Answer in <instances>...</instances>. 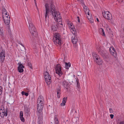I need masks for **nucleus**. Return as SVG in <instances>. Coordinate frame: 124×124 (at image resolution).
I'll list each match as a JSON object with an SVG mask.
<instances>
[{"label":"nucleus","mask_w":124,"mask_h":124,"mask_svg":"<svg viewBox=\"0 0 124 124\" xmlns=\"http://www.w3.org/2000/svg\"><path fill=\"white\" fill-rule=\"evenodd\" d=\"M99 30L101 34L102 35L105 36V35L103 29L102 28H100L99 29Z\"/></svg>","instance_id":"393cba45"},{"label":"nucleus","mask_w":124,"mask_h":124,"mask_svg":"<svg viewBox=\"0 0 124 124\" xmlns=\"http://www.w3.org/2000/svg\"><path fill=\"white\" fill-rule=\"evenodd\" d=\"M7 111H6L5 112H2L0 113V116L1 117H3L4 116H7Z\"/></svg>","instance_id":"4be33fe9"},{"label":"nucleus","mask_w":124,"mask_h":124,"mask_svg":"<svg viewBox=\"0 0 124 124\" xmlns=\"http://www.w3.org/2000/svg\"><path fill=\"white\" fill-rule=\"evenodd\" d=\"M44 104H37V110L38 112L40 113L41 112L43 107Z\"/></svg>","instance_id":"f8f14e48"},{"label":"nucleus","mask_w":124,"mask_h":124,"mask_svg":"<svg viewBox=\"0 0 124 124\" xmlns=\"http://www.w3.org/2000/svg\"><path fill=\"white\" fill-rule=\"evenodd\" d=\"M110 116L111 117V119H112L113 118V117H114V115L113 114H111L110 115Z\"/></svg>","instance_id":"a19ab883"},{"label":"nucleus","mask_w":124,"mask_h":124,"mask_svg":"<svg viewBox=\"0 0 124 124\" xmlns=\"http://www.w3.org/2000/svg\"><path fill=\"white\" fill-rule=\"evenodd\" d=\"M65 68L67 69H68L69 68L71 64L70 62L67 63V62H65Z\"/></svg>","instance_id":"bb28decb"},{"label":"nucleus","mask_w":124,"mask_h":124,"mask_svg":"<svg viewBox=\"0 0 124 124\" xmlns=\"http://www.w3.org/2000/svg\"><path fill=\"white\" fill-rule=\"evenodd\" d=\"M77 1L80 2H82V0H76Z\"/></svg>","instance_id":"de8ad7c7"},{"label":"nucleus","mask_w":124,"mask_h":124,"mask_svg":"<svg viewBox=\"0 0 124 124\" xmlns=\"http://www.w3.org/2000/svg\"><path fill=\"white\" fill-rule=\"evenodd\" d=\"M46 13L45 18L46 21L47 17H49V13L50 12L54 16V20L57 22L56 23H52L51 25V29L53 31H56L58 29L59 24L62 25L61 17L59 12H57L55 9V7L53 4L52 0H49V2L45 5Z\"/></svg>","instance_id":"f257e3e1"},{"label":"nucleus","mask_w":124,"mask_h":124,"mask_svg":"<svg viewBox=\"0 0 124 124\" xmlns=\"http://www.w3.org/2000/svg\"><path fill=\"white\" fill-rule=\"evenodd\" d=\"M67 97H66V98L64 97L63 99L62 102L66 103L67 101Z\"/></svg>","instance_id":"7c9ffc66"},{"label":"nucleus","mask_w":124,"mask_h":124,"mask_svg":"<svg viewBox=\"0 0 124 124\" xmlns=\"http://www.w3.org/2000/svg\"><path fill=\"white\" fill-rule=\"evenodd\" d=\"M5 52L4 50H2L0 54V59L2 62H3L5 59Z\"/></svg>","instance_id":"ddd939ff"},{"label":"nucleus","mask_w":124,"mask_h":124,"mask_svg":"<svg viewBox=\"0 0 124 124\" xmlns=\"http://www.w3.org/2000/svg\"><path fill=\"white\" fill-rule=\"evenodd\" d=\"M84 11L85 13V14H87L88 15H90L89 13V10L88 8L86 6H85L84 7Z\"/></svg>","instance_id":"4468645a"},{"label":"nucleus","mask_w":124,"mask_h":124,"mask_svg":"<svg viewBox=\"0 0 124 124\" xmlns=\"http://www.w3.org/2000/svg\"><path fill=\"white\" fill-rule=\"evenodd\" d=\"M95 61L99 65L103 63L102 60L99 57L98 58V60H95Z\"/></svg>","instance_id":"f3484780"},{"label":"nucleus","mask_w":124,"mask_h":124,"mask_svg":"<svg viewBox=\"0 0 124 124\" xmlns=\"http://www.w3.org/2000/svg\"><path fill=\"white\" fill-rule=\"evenodd\" d=\"M2 18L3 21H4L8 19H10V16L8 14L7 15H4L2 16Z\"/></svg>","instance_id":"6ab92c4d"},{"label":"nucleus","mask_w":124,"mask_h":124,"mask_svg":"<svg viewBox=\"0 0 124 124\" xmlns=\"http://www.w3.org/2000/svg\"><path fill=\"white\" fill-rule=\"evenodd\" d=\"M4 21L5 24L7 25H8V27L9 28L10 27L9 24L10 22V19H8Z\"/></svg>","instance_id":"aec40b11"},{"label":"nucleus","mask_w":124,"mask_h":124,"mask_svg":"<svg viewBox=\"0 0 124 124\" xmlns=\"http://www.w3.org/2000/svg\"><path fill=\"white\" fill-rule=\"evenodd\" d=\"M34 3H35V6H36V8L37 9L38 11H39L38 8V7L37 5V2H36V1H34Z\"/></svg>","instance_id":"72a5a7b5"},{"label":"nucleus","mask_w":124,"mask_h":124,"mask_svg":"<svg viewBox=\"0 0 124 124\" xmlns=\"http://www.w3.org/2000/svg\"><path fill=\"white\" fill-rule=\"evenodd\" d=\"M109 110L110 113H112L113 110L112 108H110Z\"/></svg>","instance_id":"ea45409f"},{"label":"nucleus","mask_w":124,"mask_h":124,"mask_svg":"<svg viewBox=\"0 0 124 124\" xmlns=\"http://www.w3.org/2000/svg\"><path fill=\"white\" fill-rule=\"evenodd\" d=\"M28 66L29 67H30V68L31 69H32V65L31 64V63L30 62H28Z\"/></svg>","instance_id":"2f4dec72"},{"label":"nucleus","mask_w":124,"mask_h":124,"mask_svg":"<svg viewBox=\"0 0 124 124\" xmlns=\"http://www.w3.org/2000/svg\"><path fill=\"white\" fill-rule=\"evenodd\" d=\"M28 0H25L26 1H27Z\"/></svg>","instance_id":"603ef678"},{"label":"nucleus","mask_w":124,"mask_h":124,"mask_svg":"<svg viewBox=\"0 0 124 124\" xmlns=\"http://www.w3.org/2000/svg\"><path fill=\"white\" fill-rule=\"evenodd\" d=\"M92 55L93 58L94 60L95 61V60H98V58L99 57V56L96 53L94 52H93L92 53Z\"/></svg>","instance_id":"2eb2a0df"},{"label":"nucleus","mask_w":124,"mask_h":124,"mask_svg":"<svg viewBox=\"0 0 124 124\" xmlns=\"http://www.w3.org/2000/svg\"><path fill=\"white\" fill-rule=\"evenodd\" d=\"M2 16H3V15H7L8 14H7V11L3 7L2 8Z\"/></svg>","instance_id":"412c9836"},{"label":"nucleus","mask_w":124,"mask_h":124,"mask_svg":"<svg viewBox=\"0 0 124 124\" xmlns=\"http://www.w3.org/2000/svg\"><path fill=\"white\" fill-rule=\"evenodd\" d=\"M21 45H22V46H23V47H24V46H23V45L22 44V43H21Z\"/></svg>","instance_id":"8fccbe9b"},{"label":"nucleus","mask_w":124,"mask_h":124,"mask_svg":"<svg viewBox=\"0 0 124 124\" xmlns=\"http://www.w3.org/2000/svg\"><path fill=\"white\" fill-rule=\"evenodd\" d=\"M67 24L69 27L70 31L72 32L73 34H75L77 33L75 28L72 25L73 24L70 21H68Z\"/></svg>","instance_id":"423d86ee"},{"label":"nucleus","mask_w":124,"mask_h":124,"mask_svg":"<svg viewBox=\"0 0 124 124\" xmlns=\"http://www.w3.org/2000/svg\"><path fill=\"white\" fill-rule=\"evenodd\" d=\"M101 54L105 59H106L107 58L108 56L106 54L104 53H103L102 52L101 53Z\"/></svg>","instance_id":"a878e982"},{"label":"nucleus","mask_w":124,"mask_h":124,"mask_svg":"<svg viewBox=\"0 0 124 124\" xmlns=\"http://www.w3.org/2000/svg\"><path fill=\"white\" fill-rule=\"evenodd\" d=\"M44 78L45 79V81L47 85H50L51 82V77L49 75V73L46 71L44 73Z\"/></svg>","instance_id":"20e7f679"},{"label":"nucleus","mask_w":124,"mask_h":124,"mask_svg":"<svg viewBox=\"0 0 124 124\" xmlns=\"http://www.w3.org/2000/svg\"><path fill=\"white\" fill-rule=\"evenodd\" d=\"M63 85L66 88L67 87L68 84L66 81H64L62 82Z\"/></svg>","instance_id":"c756f323"},{"label":"nucleus","mask_w":124,"mask_h":124,"mask_svg":"<svg viewBox=\"0 0 124 124\" xmlns=\"http://www.w3.org/2000/svg\"><path fill=\"white\" fill-rule=\"evenodd\" d=\"M28 94H29L28 93H25V95L26 96H28Z\"/></svg>","instance_id":"c03bdc74"},{"label":"nucleus","mask_w":124,"mask_h":124,"mask_svg":"<svg viewBox=\"0 0 124 124\" xmlns=\"http://www.w3.org/2000/svg\"><path fill=\"white\" fill-rule=\"evenodd\" d=\"M120 124H124V121H122L121 122Z\"/></svg>","instance_id":"37998d69"},{"label":"nucleus","mask_w":124,"mask_h":124,"mask_svg":"<svg viewBox=\"0 0 124 124\" xmlns=\"http://www.w3.org/2000/svg\"><path fill=\"white\" fill-rule=\"evenodd\" d=\"M23 112L21 111H20V118L21 121L24 122L25 121L24 118L23 117Z\"/></svg>","instance_id":"a211bd4d"},{"label":"nucleus","mask_w":124,"mask_h":124,"mask_svg":"<svg viewBox=\"0 0 124 124\" xmlns=\"http://www.w3.org/2000/svg\"><path fill=\"white\" fill-rule=\"evenodd\" d=\"M56 73L58 74L60 76H61L62 74V73L61 71V67L60 64L57 65L55 68Z\"/></svg>","instance_id":"0eeeda50"},{"label":"nucleus","mask_w":124,"mask_h":124,"mask_svg":"<svg viewBox=\"0 0 124 124\" xmlns=\"http://www.w3.org/2000/svg\"><path fill=\"white\" fill-rule=\"evenodd\" d=\"M77 86L79 88L80 86V84L78 81V80H77Z\"/></svg>","instance_id":"f704fd0d"},{"label":"nucleus","mask_w":124,"mask_h":124,"mask_svg":"<svg viewBox=\"0 0 124 124\" xmlns=\"http://www.w3.org/2000/svg\"><path fill=\"white\" fill-rule=\"evenodd\" d=\"M34 1H36V0H34Z\"/></svg>","instance_id":"3c124183"},{"label":"nucleus","mask_w":124,"mask_h":124,"mask_svg":"<svg viewBox=\"0 0 124 124\" xmlns=\"http://www.w3.org/2000/svg\"><path fill=\"white\" fill-rule=\"evenodd\" d=\"M108 29L109 30H110V28H108V26L107 27V31H108Z\"/></svg>","instance_id":"79ce46f5"},{"label":"nucleus","mask_w":124,"mask_h":124,"mask_svg":"<svg viewBox=\"0 0 124 124\" xmlns=\"http://www.w3.org/2000/svg\"><path fill=\"white\" fill-rule=\"evenodd\" d=\"M77 18L78 19V23L80 22V19L79 18V16H77Z\"/></svg>","instance_id":"4c0bfd02"},{"label":"nucleus","mask_w":124,"mask_h":124,"mask_svg":"<svg viewBox=\"0 0 124 124\" xmlns=\"http://www.w3.org/2000/svg\"><path fill=\"white\" fill-rule=\"evenodd\" d=\"M2 89L1 87L0 86V95L2 93V90L1 89Z\"/></svg>","instance_id":"58836bf2"},{"label":"nucleus","mask_w":124,"mask_h":124,"mask_svg":"<svg viewBox=\"0 0 124 124\" xmlns=\"http://www.w3.org/2000/svg\"><path fill=\"white\" fill-rule=\"evenodd\" d=\"M87 17L90 22L91 23H93V20L91 17V16H90L89 15H87Z\"/></svg>","instance_id":"b1692460"},{"label":"nucleus","mask_w":124,"mask_h":124,"mask_svg":"<svg viewBox=\"0 0 124 124\" xmlns=\"http://www.w3.org/2000/svg\"><path fill=\"white\" fill-rule=\"evenodd\" d=\"M27 19V22L26 23L28 24L32 23V20L30 16L29 15H28L26 17Z\"/></svg>","instance_id":"dca6fc26"},{"label":"nucleus","mask_w":124,"mask_h":124,"mask_svg":"<svg viewBox=\"0 0 124 124\" xmlns=\"http://www.w3.org/2000/svg\"><path fill=\"white\" fill-rule=\"evenodd\" d=\"M44 101L43 98L42 96H39L38 99V104H44Z\"/></svg>","instance_id":"9b49d317"},{"label":"nucleus","mask_w":124,"mask_h":124,"mask_svg":"<svg viewBox=\"0 0 124 124\" xmlns=\"http://www.w3.org/2000/svg\"><path fill=\"white\" fill-rule=\"evenodd\" d=\"M103 17L105 19L108 20H111L112 19L111 14L109 11H104L102 13Z\"/></svg>","instance_id":"39448f33"},{"label":"nucleus","mask_w":124,"mask_h":124,"mask_svg":"<svg viewBox=\"0 0 124 124\" xmlns=\"http://www.w3.org/2000/svg\"><path fill=\"white\" fill-rule=\"evenodd\" d=\"M60 88H58L57 91V96L58 98H59L60 97Z\"/></svg>","instance_id":"cd10ccee"},{"label":"nucleus","mask_w":124,"mask_h":124,"mask_svg":"<svg viewBox=\"0 0 124 124\" xmlns=\"http://www.w3.org/2000/svg\"><path fill=\"white\" fill-rule=\"evenodd\" d=\"M53 41L54 43L56 45H61L62 43L59 34L57 33L55 34L54 35Z\"/></svg>","instance_id":"7ed1b4c3"},{"label":"nucleus","mask_w":124,"mask_h":124,"mask_svg":"<svg viewBox=\"0 0 124 124\" xmlns=\"http://www.w3.org/2000/svg\"><path fill=\"white\" fill-rule=\"evenodd\" d=\"M29 29L30 32L33 38L37 37V33L36 31V28L32 23L29 24Z\"/></svg>","instance_id":"f03ea898"},{"label":"nucleus","mask_w":124,"mask_h":124,"mask_svg":"<svg viewBox=\"0 0 124 124\" xmlns=\"http://www.w3.org/2000/svg\"><path fill=\"white\" fill-rule=\"evenodd\" d=\"M96 20H97V21L98 22H99V19H98V18H96Z\"/></svg>","instance_id":"09e8293b"},{"label":"nucleus","mask_w":124,"mask_h":124,"mask_svg":"<svg viewBox=\"0 0 124 124\" xmlns=\"http://www.w3.org/2000/svg\"><path fill=\"white\" fill-rule=\"evenodd\" d=\"M54 120L55 121V124H59V121L57 118V116L56 115H55L54 116Z\"/></svg>","instance_id":"c85d7f7f"},{"label":"nucleus","mask_w":124,"mask_h":124,"mask_svg":"<svg viewBox=\"0 0 124 124\" xmlns=\"http://www.w3.org/2000/svg\"><path fill=\"white\" fill-rule=\"evenodd\" d=\"M77 33L72 36L71 38V41L73 44H76L77 43L78 41V39L77 38Z\"/></svg>","instance_id":"9d476101"},{"label":"nucleus","mask_w":124,"mask_h":124,"mask_svg":"<svg viewBox=\"0 0 124 124\" xmlns=\"http://www.w3.org/2000/svg\"><path fill=\"white\" fill-rule=\"evenodd\" d=\"M3 34L2 32L1 31V30L0 29V34L1 35H2Z\"/></svg>","instance_id":"49530a36"},{"label":"nucleus","mask_w":124,"mask_h":124,"mask_svg":"<svg viewBox=\"0 0 124 124\" xmlns=\"http://www.w3.org/2000/svg\"><path fill=\"white\" fill-rule=\"evenodd\" d=\"M19 66L18 67V70L19 72L22 73L23 72V68H24V66H23L21 62H20L18 63Z\"/></svg>","instance_id":"1a4fd4ad"},{"label":"nucleus","mask_w":124,"mask_h":124,"mask_svg":"<svg viewBox=\"0 0 124 124\" xmlns=\"http://www.w3.org/2000/svg\"><path fill=\"white\" fill-rule=\"evenodd\" d=\"M82 74L81 72L80 71H78L77 72V75L78 76H79L81 75Z\"/></svg>","instance_id":"473e14b6"},{"label":"nucleus","mask_w":124,"mask_h":124,"mask_svg":"<svg viewBox=\"0 0 124 124\" xmlns=\"http://www.w3.org/2000/svg\"><path fill=\"white\" fill-rule=\"evenodd\" d=\"M75 112L76 113V111H75Z\"/></svg>","instance_id":"864d4df0"},{"label":"nucleus","mask_w":124,"mask_h":124,"mask_svg":"<svg viewBox=\"0 0 124 124\" xmlns=\"http://www.w3.org/2000/svg\"><path fill=\"white\" fill-rule=\"evenodd\" d=\"M27 9V7L26 6V5L25 7H24V8L23 9V11H26Z\"/></svg>","instance_id":"c9c22d12"},{"label":"nucleus","mask_w":124,"mask_h":124,"mask_svg":"<svg viewBox=\"0 0 124 124\" xmlns=\"http://www.w3.org/2000/svg\"><path fill=\"white\" fill-rule=\"evenodd\" d=\"M110 51L111 54L115 58H116L117 57V55L115 49L113 47H111L110 48Z\"/></svg>","instance_id":"6e6552de"},{"label":"nucleus","mask_w":124,"mask_h":124,"mask_svg":"<svg viewBox=\"0 0 124 124\" xmlns=\"http://www.w3.org/2000/svg\"><path fill=\"white\" fill-rule=\"evenodd\" d=\"M25 92H24V91H22V95H25Z\"/></svg>","instance_id":"a18cd8bd"},{"label":"nucleus","mask_w":124,"mask_h":124,"mask_svg":"<svg viewBox=\"0 0 124 124\" xmlns=\"http://www.w3.org/2000/svg\"><path fill=\"white\" fill-rule=\"evenodd\" d=\"M41 117H40V116L38 117L37 120L39 124H42V121Z\"/></svg>","instance_id":"5701e85b"},{"label":"nucleus","mask_w":124,"mask_h":124,"mask_svg":"<svg viewBox=\"0 0 124 124\" xmlns=\"http://www.w3.org/2000/svg\"><path fill=\"white\" fill-rule=\"evenodd\" d=\"M65 103L64 102H62V103H61V106H64L65 105Z\"/></svg>","instance_id":"e433bc0d"}]
</instances>
